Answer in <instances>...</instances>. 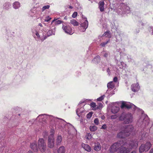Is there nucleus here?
<instances>
[{
	"instance_id": "nucleus-15",
	"label": "nucleus",
	"mask_w": 153,
	"mask_h": 153,
	"mask_svg": "<svg viewBox=\"0 0 153 153\" xmlns=\"http://www.w3.org/2000/svg\"><path fill=\"white\" fill-rule=\"evenodd\" d=\"M39 10L38 8H33L29 12V14L32 17L37 18L39 17Z\"/></svg>"
},
{
	"instance_id": "nucleus-60",
	"label": "nucleus",
	"mask_w": 153,
	"mask_h": 153,
	"mask_svg": "<svg viewBox=\"0 0 153 153\" xmlns=\"http://www.w3.org/2000/svg\"><path fill=\"white\" fill-rule=\"evenodd\" d=\"M68 8L70 9H72L73 8V7L72 6H68Z\"/></svg>"
},
{
	"instance_id": "nucleus-31",
	"label": "nucleus",
	"mask_w": 153,
	"mask_h": 153,
	"mask_svg": "<svg viewBox=\"0 0 153 153\" xmlns=\"http://www.w3.org/2000/svg\"><path fill=\"white\" fill-rule=\"evenodd\" d=\"M65 149L63 146L60 147L58 150V153H65Z\"/></svg>"
},
{
	"instance_id": "nucleus-9",
	"label": "nucleus",
	"mask_w": 153,
	"mask_h": 153,
	"mask_svg": "<svg viewBox=\"0 0 153 153\" xmlns=\"http://www.w3.org/2000/svg\"><path fill=\"white\" fill-rule=\"evenodd\" d=\"M123 146H124V142L123 140H120L113 144L110 147V151L111 152H114L118 150H120V148Z\"/></svg>"
},
{
	"instance_id": "nucleus-33",
	"label": "nucleus",
	"mask_w": 153,
	"mask_h": 153,
	"mask_svg": "<svg viewBox=\"0 0 153 153\" xmlns=\"http://www.w3.org/2000/svg\"><path fill=\"white\" fill-rule=\"evenodd\" d=\"M55 34V30L54 29H51V30H49L47 32V35L48 36H51Z\"/></svg>"
},
{
	"instance_id": "nucleus-37",
	"label": "nucleus",
	"mask_w": 153,
	"mask_h": 153,
	"mask_svg": "<svg viewBox=\"0 0 153 153\" xmlns=\"http://www.w3.org/2000/svg\"><path fill=\"white\" fill-rule=\"evenodd\" d=\"M70 23L74 26H77L79 25V23L76 20L72 19L70 21Z\"/></svg>"
},
{
	"instance_id": "nucleus-27",
	"label": "nucleus",
	"mask_w": 153,
	"mask_h": 153,
	"mask_svg": "<svg viewBox=\"0 0 153 153\" xmlns=\"http://www.w3.org/2000/svg\"><path fill=\"white\" fill-rule=\"evenodd\" d=\"M119 110V107L118 106H113L112 108L111 111L112 113L115 114L118 112Z\"/></svg>"
},
{
	"instance_id": "nucleus-58",
	"label": "nucleus",
	"mask_w": 153,
	"mask_h": 153,
	"mask_svg": "<svg viewBox=\"0 0 153 153\" xmlns=\"http://www.w3.org/2000/svg\"><path fill=\"white\" fill-rule=\"evenodd\" d=\"M149 153H153V148L150 150Z\"/></svg>"
},
{
	"instance_id": "nucleus-40",
	"label": "nucleus",
	"mask_w": 153,
	"mask_h": 153,
	"mask_svg": "<svg viewBox=\"0 0 153 153\" xmlns=\"http://www.w3.org/2000/svg\"><path fill=\"white\" fill-rule=\"evenodd\" d=\"M97 127L95 126H91L90 127V130L91 131H94L97 130Z\"/></svg>"
},
{
	"instance_id": "nucleus-47",
	"label": "nucleus",
	"mask_w": 153,
	"mask_h": 153,
	"mask_svg": "<svg viewBox=\"0 0 153 153\" xmlns=\"http://www.w3.org/2000/svg\"><path fill=\"white\" fill-rule=\"evenodd\" d=\"M127 59L128 60V62H132L134 61V60L132 59L131 58V56H130L128 55L127 56Z\"/></svg>"
},
{
	"instance_id": "nucleus-8",
	"label": "nucleus",
	"mask_w": 153,
	"mask_h": 153,
	"mask_svg": "<svg viewBox=\"0 0 153 153\" xmlns=\"http://www.w3.org/2000/svg\"><path fill=\"white\" fill-rule=\"evenodd\" d=\"M124 145L126 146L131 150L136 148L138 146V142L137 139L132 140L124 143Z\"/></svg>"
},
{
	"instance_id": "nucleus-21",
	"label": "nucleus",
	"mask_w": 153,
	"mask_h": 153,
	"mask_svg": "<svg viewBox=\"0 0 153 153\" xmlns=\"http://www.w3.org/2000/svg\"><path fill=\"white\" fill-rule=\"evenodd\" d=\"M82 147L86 151L88 152H90L91 150V148L90 146L87 144L84 143H82Z\"/></svg>"
},
{
	"instance_id": "nucleus-34",
	"label": "nucleus",
	"mask_w": 153,
	"mask_h": 153,
	"mask_svg": "<svg viewBox=\"0 0 153 153\" xmlns=\"http://www.w3.org/2000/svg\"><path fill=\"white\" fill-rule=\"evenodd\" d=\"M102 54H103V56L106 58L110 57V52L107 51H103L102 52Z\"/></svg>"
},
{
	"instance_id": "nucleus-23",
	"label": "nucleus",
	"mask_w": 153,
	"mask_h": 153,
	"mask_svg": "<svg viewBox=\"0 0 153 153\" xmlns=\"http://www.w3.org/2000/svg\"><path fill=\"white\" fill-rule=\"evenodd\" d=\"M62 138L61 136L58 135L56 138V144L57 146H59L60 145L62 141Z\"/></svg>"
},
{
	"instance_id": "nucleus-54",
	"label": "nucleus",
	"mask_w": 153,
	"mask_h": 153,
	"mask_svg": "<svg viewBox=\"0 0 153 153\" xmlns=\"http://www.w3.org/2000/svg\"><path fill=\"white\" fill-rule=\"evenodd\" d=\"M106 128V126L105 124H104V125H103L101 128V129H105Z\"/></svg>"
},
{
	"instance_id": "nucleus-57",
	"label": "nucleus",
	"mask_w": 153,
	"mask_h": 153,
	"mask_svg": "<svg viewBox=\"0 0 153 153\" xmlns=\"http://www.w3.org/2000/svg\"><path fill=\"white\" fill-rule=\"evenodd\" d=\"M117 51L119 52L120 53H121V50L120 48L117 49Z\"/></svg>"
},
{
	"instance_id": "nucleus-19",
	"label": "nucleus",
	"mask_w": 153,
	"mask_h": 153,
	"mask_svg": "<svg viewBox=\"0 0 153 153\" xmlns=\"http://www.w3.org/2000/svg\"><path fill=\"white\" fill-rule=\"evenodd\" d=\"M131 150L128 147L126 148L122 146L120 149V153H129Z\"/></svg>"
},
{
	"instance_id": "nucleus-43",
	"label": "nucleus",
	"mask_w": 153,
	"mask_h": 153,
	"mask_svg": "<svg viewBox=\"0 0 153 153\" xmlns=\"http://www.w3.org/2000/svg\"><path fill=\"white\" fill-rule=\"evenodd\" d=\"M55 21V23L56 25H58L63 22L62 21L60 20H54L53 21Z\"/></svg>"
},
{
	"instance_id": "nucleus-1",
	"label": "nucleus",
	"mask_w": 153,
	"mask_h": 153,
	"mask_svg": "<svg viewBox=\"0 0 153 153\" xmlns=\"http://www.w3.org/2000/svg\"><path fill=\"white\" fill-rule=\"evenodd\" d=\"M36 120L40 123L44 124L47 120L53 122L55 124V127L62 130H64L67 123L63 120L55 117L51 115H48L46 114L39 115L36 119Z\"/></svg>"
},
{
	"instance_id": "nucleus-14",
	"label": "nucleus",
	"mask_w": 153,
	"mask_h": 153,
	"mask_svg": "<svg viewBox=\"0 0 153 153\" xmlns=\"http://www.w3.org/2000/svg\"><path fill=\"white\" fill-rule=\"evenodd\" d=\"M82 22L79 29L81 31L83 32L85 31L88 27V22L86 18L83 19Z\"/></svg>"
},
{
	"instance_id": "nucleus-44",
	"label": "nucleus",
	"mask_w": 153,
	"mask_h": 153,
	"mask_svg": "<svg viewBox=\"0 0 153 153\" xmlns=\"http://www.w3.org/2000/svg\"><path fill=\"white\" fill-rule=\"evenodd\" d=\"M97 105V109H101L102 107V105L101 103H99L98 105Z\"/></svg>"
},
{
	"instance_id": "nucleus-7",
	"label": "nucleus",
	"mask_w": 153,
	"mask_h": 153,
	"mask_svg": "<svg viewBox=\"0 0 153 153\" xmlns=\"http://www.w3.org/2000/svg\"><path fill=\"white\" fill-rule=\"evenodd\" d=\"M138 123L141 124L142 128L147 126L149 123V120L148 116L143 114L138 120Z\"/></svg>"
},
{
	"instance_id": "nucleus-11",
	"label": "nucleus",
	"mask_w": 153,
	"mask_h": 153,
	"mask_svg": "<svg viewBox=\"0 0 153 153\" xmlns=\"http://www.w3.org/2000/svg\"><path fill=\"white\" fill-rule=\"evenodd\" d=\"M152 145L149 142H147L145 144H142L139 148L140 153L147 151L151 148Z\"/></svg>"
},
{
	"instance_id": "nucleus-46",
	"label": "nucleus",
	"mask_w": 153,
	"mask_h": 153,
	"mask_svg": "<svg viewBox=\"0 0 153 153\" xmlns=\"http://www.w3.org/2000/svg\"><path fill=\"white\" fill-rule=\"evenodd\" d=\"M105 96L104 95L102 96H101L100 97H99V98H98L97 99V100L99 101H101L103 99Z\"/></svg>"
},
{
	"instance_id": "nucleus-6",
	"label": "nucleus",
	"mask_w": 153,
	"mask_h": 153,
	"mask_svg": "<svg viewBox=\"0 0 153 153\" xmlns=\"http://www.w3.org/2000/svg\"><path fill=\"white\" fill-rule=\"evenodd\" d=\"M133 116L132 114L128 113L126 114L122 113L119 117V120L123 121L125 124L131 123L133 121Z\"/></svg>"
},
{
	"instance_id": "nucleus-24",
	"label": "nucleus",
	"mask_w": 153,
	"mask_h": 153,
	"mask_svg": "<svg viewBox=\"0 0 153 153\" xmlns=\"http://www.w3.org/2000/svg\"><path fill=\"white\" fill-rule=\"evenodd\" d=\"M76 111L77 115L79 117H80L82 114L84 112V109L82 107H81L80 108H78L76 110Z\"/></svg>"
},
{
	"instance_id": "nucleus-62",
	"label": "nucleus",
	"mask_w": 153,
	"mask_h": 153,
	"mask_svg": "<svg viewBox=\"0 0 153 153\" xmlns=\"http://www.w3.org/2000/svg\"><path fill=\"white\" fill-rule=\"evenodd\" d=\"M131 153H136V152L135 151H133Z\"/></svg>"
},
{
	"instance_id": "nucleus-63",
	"label": "nucleus",
	"mask_w": 153,
	"mask_h": 153,
	"mask_svg": "<svg viewBox=\"0 0 153 153\" xmlns=\"http://www.w3.org/2000/svg\"><path fill=\"white\" fill-rule=\"evenodd\" d=\"M45 135H48V133L47 132H45Z\"/></svg>"
},
{
	"instance_id": "nucleus-41",
	"label": "nucleus",
	"mask_w": 153,
	"mask_h": 153,
	"mask_svg": "<svg viewBox=\"0 0 153 153\" xmlns=\"http://www.w3.org/2000/svg\"><path fill=\"white\" fill-rule=\"evenodd\" d=\"M110 39H108L106 42H103L100 44V46L102 47H105L108 43L110 42Z\"/></svg>"
},
{
	"instance_id": "nucleus-5",
	"label": "nucleus",
	"mask_w": 153,
	"mask_h": 153,
	"mask_svg": "<svg viewBox=\"0 0 153 153\" xmlns=\"http://www.w3.org/2000/svg\"><path fill=\"white\" fill-rule=\"evenodd\" d=\"M115 12L118 15L123 16L125 14L128 13L130 12V8L125 4H120L117 7L114 9Z\"/></svg>"
},
{
	"instance_id": "nucleus-26",
	"label": "nucleus",
	"mask_w": 153,
	"mask_h": 153,
	"mask_svg": "<svg viewBox=\"0 0 153 153\" xmlns=\"http://www.w3.org/2000/svg\"><path fill=\"white\" fill-rule=\"evenodd\" d=\"M104 1H100L99 3V8L101 12H103L104 11Z\"/></svg>"
},
{
	"instance_id": "nucleus-17",
	"label": "nucleus",
	"mask_w": 153,
	"mask_h": 153,
	"mask_svg": "<svg viewBox=\"0 0 153 153\" xmlns=\"http://www.w3.org/2000/svg\"><path fill=\"white\" fill-rule=\"evenodd\" d=\"M146 129V128H144L142 130V129H140V130H139L140 134V135H141V139H140V140L142 139H144L145 137H146L148 135V134L146 132H145V130Z\"/></svg>"
},
{
	"instance_id": "nucleus-59",
	"label": "nucleus",
	"mask_w": 153,
	"mask_h": 153,
	"mask_svg": "<svg viewBox=\"0 0 153 153\" xmlns=\"http://www.w3.org/2000/svg\"><path fill=\"white\" fill-rule=\"evenodd\" d=\"M84 102L83 101H81L79 103V104L78 105V107H79V105H80V104L83 103Z\"/></svg>"
},
{
	"instance_id": "nucleus-39",
	"label": "nucleus",
	"mask_w": 153,
	"mask_h": 153,
	"mask_svg": "<svg viewBox=\"0 0 153 153\" xmlns=\"http://www.w3.org/2000/svg\"><path fill=\"white\" fill-rule=\"evenodd\" d=\"M103 36L108 38H110L111 36V34L109 31H106L103 34Z\"/></svg>"
},
{
	"instance_id": "nucleus-2",
	"label": "nucleus",
	"mask_w": 153,
	"mask_h": 153,
	"mask_svg": "<svg viewBox=\"0 0 153 153\" xmlns=\"http://www.w3.org/2000/svg\"><path fill=\"white\" fill-rule=\"evenodd\" d=\"M120 130L121 131L117 134V137L122 138L129 136L134 131V129L132 125H129L122 126Z\"/></svg>"
},
{
	"instance_id": "nucleus-45",
	"label": "nucleus",
	"mask_w": 153,
	"mask_h": 153,
	"mask_svg": "<svg viewBox=\"0 0 153 153\" xmlns=\"http://www.w3.org/2000/svg\"><path fill=\"white\" fill-rule=\"evenodd\" d=\"M86 139L88 140H90L92 137L90 133H88L86 135Z\"/></svg>"
},
{
	"instance_id": "nucleus-61",
	"label": "nucleus",
	"mask_w": 153,
	"mask_h": 153,
	"mask_svg": "<svg viewBox=\"0 0 153 153\" xmlns=\"http://www.w3.org/2000/svg\"><path fill=\"white\" fill-rule=\"evenodd\" d=\"M38 25H39V26H40L41 27H42V24L41 23H39V24Z\"/></svg>"
},
{
	"instance_id": "nucleus-52",
	"label": "nucleus",
	"mask_w": 153,
	"mask_h": 153,
	"mask_svg": "<svg viewBox=\"0 0 153 153\" xmlns=\"http://www.w3.org/2000/svg\"><path fill=\"white\" fill-rule=\"evenodd\" d=\"M118 79L117 77H115L113 79V82L114 83H116L117 82Z\"/></svg>"
},
{
	"instance_id": "nucleus-13",
	"label": "nucleus",
	"mask_w": 153,
	"mask_h": 153,
	"mask_svg": "<svg viewBox=\"0 0 153 153\" xmlns=\"http://www.w3.org/2000/svg\"><path fill=\"white\" fill-rule=\"evenodd\" d=\"M121 107L122 108H123L124 107H126L127 108H131L134 110H138L139 109L133 104L130 102H122Z\"/></svg>"
},
{
	"instance_id": "nucleus-28",
	"label": "nucleus",
	"mask_w": 153,
	"mask_h": 153,
	"mask_svg": "<svg viewBox=\"0 0 153 153\" xmlns=\"http://www.w3.org/2000/svg\"><path fill=\"white\" fill-rule=\"evenodd\" d=\"M115 85L113 81H111L108 83L107 87L108 89L111 88L112 89L114 88Z\"/></svg>"
},
{
	"instance_id": "nucleus-56",
	"label": "nucleus",
	"mask_w": 153,
	"mask_h": 153,
	"mask_svg": "<svg viewBox=\"0 0 153 153\" xmlns=\"http://www.w3.org/2000/svg\"><path fill=\"white\" fill-rule=\"evenodd\" d=\"M107 72L108 73L109 75H110V73H111L110 71V70L109 69V68H108L107 69Z\"/></svg>"
},
{
	"instance_id": "nucleus-49",
	"label": "nucleus",
	"mask_w": 153,
	"mask_h": 153,
	"mask_svg": "<svg viewBox=\"0 0 153 153\" xmlns=\"http://www.w3.org/2000/svg\"><path fill=\"white\" fill-rule=\"evenodd\" d=\"M94 123L97 125L99 124V120L98 118H96L95 119L94 121Z\"/></svg>"
},
{
	"instance_id": "nucleus-38",
	"label": "nucleus",
	"mask_w": 153,
	"mask_h": 153,
	"mask_svg": "<svg viewBox=\"0 0 153 153\" xmlns=\"http://www.w3.org/2000/svg\"><path fill=\"white\" fill-rule=\"evenodd\" d=\"M108 94V97H110L112 95L114 94V91H112V92L111 91V90L108 89L107 90V91L106 93V94Z\"/></svg>"
},
{
	"instance_id": "nucleus-29",
	"label": "nucleus",
	"mask_w": 153,
	"mask_h": 153,
	"mask_svg": "<svg viewBox=\"0 0 153 153\" xmlns=\"http://www.w3.org/2000/svg\"><path fill=\"white\" fill-rule=\"evenodd\" d=\"M20 7V4L19 2L16 1L13 4V7L15 9H17Z\"/></svg>"
},
{
	"instance_id": "nucleus-48",
	"label": "nucleus",
	"mask_w": 153,
	"mask_h": 153,
	"mask_svg": "<svg viewBox=\"0 0 153 153\" xmlns=\"http://www.w3.org/2000/svg\"><path fill=\"white\" fill-rule=\"evenodd\" d=\"M92 114L91 113H89L87 115L86 117L87 118L90 119L92 117Z\"/></svg>"
},
{
	"instance_id": "nucleus-53",
	"label": "nucleus",
	"mask_w": 153,
	"mask_h": 153,
	"mask_svg": "<svg viewBox=\"0 0 153 153\" xmlns=\"http://www.w3.org/2000/svg\"><path fill=\"white\" fill-rule=\"evenodd\" d=\"M117 116L116 115H112L111 116V118L112 119H114L117 118Z\"/></svg>"
},
{
	"instance_id": "nucleus-36",
	"label": "nucleus",
	"mask_w": 153,
	"mask_h": 153,
	"mask_svg": "<svg viewBox=\"0 0 153 153\" xmlns=\"http://www.w3.org/2000/svg\"><path fill=\"white\" fill-rule=\"evenodd\" d=\"M90 106L91 107L93 108L92 110H96L97 109V105H96L95 102H93L90 104Z\"/></svg>"
},
{
	"instance_id": "nucleus-35",
	"label": "nucleus",
	"mask_w": 153,
	"mask_h": 153,
	"mask_svg": "<svg viewBox=\"0 0 153 153\" xmlns=\"http://www.w3.org/2000/svg\"><path fill=\"white\" fill-rule=\"evenodd\" d=\"M68 124L69 125V127L71 128L72 130L73 131V134H76L77 131L76 129L74 128V126L72 125L71 124L69 123H68Z\"/></svg>"
},
{
	"instance_id": "nucleus-50",
	"label": "nucleus",
	"mask_w": 153,
	"mask_h": 153,
	"mask_svg": "<svg viewBox=\"0 0 153 153\" xmlns=\"http://www.w3.org/2000/svg\"><path fill=\"white\" fill-rule=\"evenodd\" d=\"M77 15V12H74L72 15V17L74 18H75L76 17Z\"/></svg>"
},
{
	"instance_id": "nucleus-18",
	"label": "nucleus",
	"mask_w": 153,
	"mask_h": 153,
	"mask_svg": "<svg viewBox=\"0 0 153 153\" xmlns=\"http://www.w3.org/2000/svg\"><path fill=\"white\" fill-rule=\"evenodd\" d=\"M140 88V87L138 83L135 84H133L131 85V89L132 91L136 92L138 91Z\"/></svg>"
},
{
	"instance_id": "nucleus-16",
	"label": "nucleus",
	"mask_w": 153,
	"mask_h": 153,
	"mask_svg": "<svg viewBox=\"0 0 153 153\" xmlns=\"http://www.w3.org/2000/svg\"><path fill=\"white\" fill-rule=\"evenodd\" d=\"M62 29L66 33L71 35L73 33V32L72 31V28L69 25H67L66 23H64L62 24Z\"/></svg>"
},
{
	"instance_id": "nucleus-42",
	"label": "nucleus",
	"mask_w": 153,
	"mask_h": 153,
	"mask_svg": "<svg viewBox=\"0 0 153 153\" xmlns=\"http://www.w3.org/2000/svg\"><path fill=\"white\" fill-rule=\"evenodd\" d=\"M50 6L49 5H47L43 6L42 9V12L44 11L45 10L48 9L50 8Z\"/></svg>"
},
{
	"instance_id": "nucleus-12",
	"label": "nucleus",
	"mask_w": 153,
	"mask_h": 153,
	"mask_svg": "<svg viewBox=\"0 0 153 153\" xmlns=\"http://www.w3.org/2000/svg\"><path fill=\"white\" fill-rule=\"evenodd\" d=\"M38 148L42 152H45L46 150V145L44 140L39 138L38 141Z\"/></svg>"
},
{
	"instance_id": "nucleus-30",
	"label": "nucleus",
	"mask_w": 153,
	"mask_h": 153,
	"mask_svg": "<svg viewBox=\"0 0 153 153\" xmlns=\"http://www.w3.org/2000/svg\"><path fill=\"white\" fill-rule=\"evenodd\" d=\"M11 6V4L9 3H6L3 5V8L7 10Z\"/></svg>"
},
{
	"instance_id": "nucleus-4",
	"label": "nucleus",
	"mask_w": 153,
	"mask_h": 153,
	"mask_svg": "<svg viewBox=\"0 0 153 153\" xmlns=\"http://www.w3.org/2000/svg\"><path fill=\"white\" fill-rule=\"evenodd\" d=\"M31 30L33 36L37 41L42 42L47 38L43 29L41 30L38 28H33Z\"/></svg>"
},
{
	"instance_id": "nucleus-20",
	"label": "nucleus",
	"mask_w": 153,
	"mask_h": 153,
	"mask_svg": "<svg viewBox=\"0 0 153 153\" xmlns=\"http://www.w3.org/2000/svg\"><path fill=\"white\" fill-rule=\"evenodd\" d=\"M117 65L119 66L120 68L123 69L126 68L127 67L125 63L123 62H120L117 61Z\"/></svg>"
},
{
	"instance_id": "nucleus-22",
	"label": "nucleus",
	"mask_w": 153,
	"mask_h": 153,
	"mask_svg": "<svg viewBox=\"0 0 153 153\" xmlns=\"http://www.w3.org/2000/svg\"><path fill=\"white\" fill-rule=\"evenodd\" d=\"M30 147L34 151L37 152L38 150V148L36 143L34 142L30 144Z\"/></svg>"
},
{
	"instance_id": "nucleus-32",
	"label": "nucleus",
	"mask_w": 153,
	"mask_h": 153,
	"mask_svg": "<svg viewBox=\"0 0 153 153\" xmlns=\"http://www.w3.org/2000/svg\"><path fill=\"white\" fill-rule=\"evenodd\" d=\"M101 146L99 143L95 144L94 147V150L96 151H98L100 149Z\"/></svg>"
},
{
	"instance_id": "nucleus-25",
	"label": "nucleus",
	"mask_w": 153,
	"mask_h": 153,
	"mask_svg": "<svg viewBox=\"0 0 153 153\" xmlns=\"http://www.w3.org/2000/svg\"><path fill=\"white\" fill-rule=\"evenodd\" d=\"M100 60V57L99 56H97L94 58L92 60V62L95 64H97Z\"/></svg>"
},
{
	"instance_id": "nucleus-3",
	"label": "nucleus",
	"mask_w": 153,
	"mask_h": 153,
	"mask_svg": "<svg viewBox=\"0 0 153 153\" xmlns=\"http://www.w3.org/2000/svg\"><path fill=\"white\" fill-rule=\"evenodd\" d=\"M31 30L33 36L37 41L42 42L47 38L43 29L41 30L38 28H33Z\"/></svg>"
},
{
	"instance_id": "nucleus-64",
	"label": "nucleus",
	"mask_w": 153,
	"mask_h": 153,
	"mask_svg": "<svg viewBox=\"0 0 153 153\" xmlns=\"http://www.w3.org/2000/svg\"><path fill=\"white\" fill-rule=\"evenodd\" d=\"M141 25L143 26V24L142 23H141Z\"/></svg>"
},
{
	"instance_id": "nucleus-51",
	"label": "nucleus",
	"mask_w": 153,
	"mask_h": 153,
	"mask_svg": "<svg viewBox=\"0 0 153 153\" xmlns=\"http://www.w3.org/2000/svg\"><path fill=\"white\" fill-rule=\"evenodd\" d=\"M149 29V31L153 35V27H150Z\"/></svg>"
},
{
	"instance_id": "nucleus-10",
	"label": "nucleus",
	"mask_w": 153,
	"mask_h": 153,
	"mask_svg": "<svg viewBox=\"0 0 153 153\" xmlns=\"http://www.w3.org/2000/svg\"><path fill=\"white\" fill-rule=\"evenodd\" d=\"M51 132H52L49 136L48 142V146L50 148H53L54 145V130L52 129Z\"/></svg>"
},
{
	"instance_id": "nucleus-55",
	"label": "nucleus",
	"mask_w": 153,
	"mask_h": 153,
	"mask_svg": "<svg viewBox=\"0 0 153 153\" xmlns=\"http://www.w3.org/2000/svg\"><path fill=\"white\" fill-rule=\"evenodd\" d=\"M51 18L48 16L46 19L45 20V22H48L51 19Z\"/></svg>"
}]
</instances>
